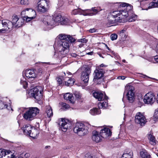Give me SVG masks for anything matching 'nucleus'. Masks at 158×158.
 <instances>
[{
    "label": "nucleus",
    "mask_w": 158,
    "mask_h": 158,
    "mask_svg": "<svg viewBox=\"0 0 158 158\" xmlns=\"http://www.w3.org/2000/svg\"><path fill=\"white\" fill-rule=\"evenodd\" d=\"M65 74L66 75V76H64V78L66 79V78H69V76L71 75V73L69 72H67L66 73H65Z\"/></svg>",
    "instance_id": "nucleus-55"
},
{
    "label": "nucleus",
    "mask_w": 158,
    "mask_h": 158,
    "mask_svg": "<svg viewBox=\"0 0 158 158\" xmlns=\"http://www.w3.org/2000/svg\"><path fill=\"white\" fill-rule=\"evenodd\" d=\"M2 27L8 30L11 29L13 27L12 23L8 20H3L2 21Z\"/></svg>",
    "instance_id": "nucleus-19"
},
{
    "label": "nucleus",
    "mask_w": 158,
    "mask_h": 158,
    "mask_svg": "<svg viewBox=\"0 0 158 158\" xmlns=\"http://www.w3.org/2000/svg\"><path fill=\"white\" fill-rule=\"evenodd\" d=\"M25 80V79H24L23 77V79H21L20 84L23 85V87L24 89H26L28 85V83Z\"/></svg>",
    "instance_id": "nucleus-40"
},
{
    "label": "nucleus",
    "mask_w": 158,
    "mask_h": 158,
    "mask_svg": "<svg viewBox=\"0 0 158 158\" xmlns=\"http://www.w3.org/2000/svg\"><path fill=\"white\" fill-rule=\"evenodd\" d=\"M60 128L64 132H66L67 129H70L71 127V124L69 121L67 119L61 118L60 122Z\"/></svg>",
    "instance_id": "nucleus-11"
},
{
    "label": "nucleus",
    "mask_w": 158,
    "mask_h": 158,
    "mask_svg": "<svg viewBox=\"0 0 158 158\" xmlns=\"http://www.w3.org/2000/svg\"><path fill=\"white\" fill-rule=\"evenodd\" d=\"M154 2L150 3L149 6L152 7H158V0H153Z\"/></svg>",
    "instance_id": "nucleus-39"
},
{
    "label": "nucleus",
    "mask_w": 158,
    "mask_h": 158,
    "mask_svg": "<svg viewBox=\"0 0 158 158\" xmlns=\"http://www.w3.org/2000/svg\"><path fill=\"white\" fill-rule=\"evenodd\" d=\"M43 73V70L41 68H39L38 69L37 71H36V73L37 75H41Z\"/></svg>",
    "instance_id": "nucleus-51"
},
{
    "label": "nucleus",
    "mask_w": 158,
    "mask_h": 158,
    "mask_svg": "<svg viewBox=\"0 0 158 158\" xmlns=\"http://www.w3.org/2000/svg\"><path fill=\"white\" fill-rule=\"evenodd\" d=\"M38 134V131L37 130L34 128H33L32 129L31 132V134L28 135L32 138H35Z\"/></svg>",
    "instance_id": "nucleus-31"
},
{
    "label": "nucleus",
    "mask_w": 158,
    "mask_h": 158,
    "mask_svg": "<svg viewBox=\"0 0 158 158\" xmlns=\"http://www.w3.org/2000/svg\"><path fill=\"white\" fill-rule=\"evenodd\" d=\"M71 13L72 15H73L79 14L82 15L84 16H85V15H86L85 13V10H82L79 8L73 10Z\"/></svg>",
    "instance_id": "nucleus-24"
},
{
    "label": "nucleus",
    "mask_w": 158,
    "mask_h": 158,
    "mask_svg": "<svg viewBox=\"0 0 158 158\" xmlns=\"http://www.w3.org/2000/svg\"><path fill=\"white\" fill-rule=\"evenodd\" d=\"M118 36L116 34H112L110 35V38L112 40H116Z\"/></svg>",
    "instance_id": "nucleus-49"
},
{
    "label": "nucleus",
    "mask_w": 158,
    "mask_h": 158,
    "mask_svg": "<svg viewBox=\"0 0 158 158\" xmlns=\"http://www.w3.org/2000/svg\"><path fill=\"white\" fill-rule=\"evenodd\" d=\"M106 46V48L108 49V50L109 51H110L114 55V56H115V55H116V54H115V53L113 51H111L110 49V48H109V47H108L107 46V45H105Z\"/></svg>",
    "instance_id": "nucleus-59"
},
{
    "label": "nucleus",
    "mask_w": 158,
    "mask_h": 158,
    "mask_svg": "<svg viewBox=\"0 0 158 158\" xmlns=\"http://www.w3.org/2000/svg\"><path fill=\"white\" fill-rule=\"evenodd\" d=\"M126 96L128 100L130 103H132L134 102L135 99L134 92H130L127 93Z\"/></svg>",
    "instance_id": "nucleus-26"
},
{
    "label": "nucleus",
    "mask_w": 158,
    "mask_h": 158,
    "mask_svg": "<svg viewBox=\"0 0 158 158\" xmlns=\"http://www.w3.org/2000/svg\"><path fill=\"white\" fill-rule=\"evenodd\" d=\"M154 116L156 119H158V109L155 110Z\"/></svg>",
    "instance_id": "nucleus-53"
},
{
    "label": "nucleus",
    "mask_w": 158,
    "mask_h": 158,
    "mask_svg": "<svg viewBox=\"0 0 158 158\" xmlns=\"http://www.w3.org/2000/svg\"><path fill=\"white\" fill-rule=\"evenodd\" d=\"M100 11V10L98 9L95 7L92 8L91 10H85L86 14L85 16H92L95 15Z\"/></svg>",
    "instance_id": "nucleus-20"
},
{
    "label": "nucleus",
    "mask_w": 158,
    "mask_h": 158,
    "mask_svg": "<svg viewBox=\"0 0 158 158\" xmlns=\"http://www.w3.org/2000/svg\"><path fill=\"white\" fill-rule=\"evenodd\" d=\"M48 5L46 0H40L38 3L37 11L42 13L46 12L47 10L46 7Z\"/></svg>",
    "instance_id": "nucleus-12"
},
{
    "label": "nucleus",
    "mask_w": 158,
    "mask_h": 158,
    "mask_svg": "<svg viewBox=\"0 0 158 158\" xmlns=\"http://www.w3.org/2000/svg\"><path fill=\"white\" fill-rule=\"evenodd\" d=\"M58 37L60 40H62V41H66L68 38V35L61 34L58 35Z\"/></svg>",
    "instance_id": "nucleus-37"
},
{
    "label": "nucleus",
    "mask_w": 158,
    "mask_h": 158,
    "mask_svg": "<svg viewBox=\"0 0 158 158\" xmlns=\"http://www.w3.org/2000/svg\"><path fill=\"white\" fill-rule=\"evenodd\" d=\"M69 108V105L66 104L65 103H63L62 104V107L61 109L63 110H66L68 108Z\"/></svg>",
    "instance_id": "nucleus-45"
},
{
    "label": "nucleus",
    "mask_w": 158,
    "mask_h": 158,
    "mask_svg": "<svg viewBox=\"0 0 158 158\" xmlns=\"http://www.w3.org/2000/svg\"><path fill=\"white\" fill-rule=\"evenodd\" d=\"M20 3L22 5H28L29 3V2L28 0H21Z\"/></svg>",
    "instance_id": "nucleus-47"
},
{
    "label": "nucleus",
    "mask_w": 158,
    "mask_h": 158,
    "mask_svg": "<svg viewBox=\"0 0 158 158\" xmlns=\"http://www.w3.org/2000/svg\"><path fill=\"white\" fill-rule=\"evenodd\" d=\"M100 133L103 138H106L111 135V132L109 129L105 127L101 130Z\"/></svg>",
    "instance_id": "nucleus-18"
},
{
    "label": "nucleus",
    "mask_w": 158,
    "mask_h": 158,
    "mask_svg": "<svg viewBox=\"0 0 158 158\" xmlns=\"http://www.w3.org/2000/svg\"><path fill=\"white\" fill-rule=\"evenodd\" d=\"M33 127H31L29 124L25 125L23 127V132L25 135H29L31 134L32 129Z\"/></svg>",
    "instance_id": "nucleus-22"
},
{
    "label": "nucleus",
    "mask_w": 158,
    "mask_h": 158,
    "mask_svg": "<svg viewBox=\"0 0 158 158\" xmlns=\"http://www.w3.org/2000/svg\"><path fill=\"white\" fill-rule=\"evenodd\" d=\"M45 156L44 155H39L38 157V158H45Z\"/></svg>",
    "instance_id": "nucleus-62"
},
{
    "label": "nucleus",
    "mask_w": 158,
    "mask_h": 158,
    "mask_svg": "<svg viewBox=\"0 0 158 158\" xmlns=\"http://www.w3.org/2000/svg\"><path fill=\"white\" fill-rule=\"evenodd\" d=\"M122 156L126 158H133V152L131 150L127 151L123 153Z\"/></svg>",
    "instance_id": "nucleus-28"
},
{
    "label": "nucleus",
    "mask_w": 158,
    "mask_h": 158,
    "mask_svg": "<svg viewBox=\"0 0 158 158\" xmlns=\"http://www.w3.org/2000/svg\"><path fill=\"white\" fill-rule=\"evenodd\" d=\"M41 88L40 86L36 87L32 89V93L31 95L33 97H34L37 100H41L43 97L42 94L41 92Z\"/></svg>",
    "instance_id": "nucleus-9"
},
{
    "label": "nucleus",
    "mask_w": 158,
    "mask_h": 158,
    "mask_svg": "<svg viewBox=\"0 0 158 158\" xmlns=\"http://www.w3.org/2000/svg\"><path fill=\"white\" fill-rule=\"evenodd\" d=\"M90 114L92 115H95L99 114L101 113V111L100 109L97 108H93L91 109L89 111Z\"/></svg>",
    "instance_id": "nucleus-30"
},
{
    "label": "nucleus",
    "mask_w": 158,
    "mask_h": 158,
    "mask_svg": "<svg viewBox=\"0 0 158 158\" xmlns=\"http://www.w3.org/2000/svg\"><path fill=\"white\" fill-rule=\"evenodd\" d=\"M13 27L15 26L18 27H21L24 24V20L22 18H19L17 15L13 16L12 17Z\"/></svg>",
    "instance_id": "nucleus-13"
},
{
    "label": "nucleus",
    "mask_w": 158,
    "mask_h": 158,
    "mask_svg": "<svg viewBox=\"0 0 158 158\" xmlns=\"http://www.w3.org/2000/svg\"><path fill=\"white\" fill-rule=\"evenodd\" d=\"M70 43L68 41H61L58 46V57L59 58L65 56L69 51Z\"/></svg>",
    "instance_id": "nucleus-2"
},
{
    "label": "nucleus",
    "mask_w": 158,
    "mask_h": 158,
    "mask_svg": "<svg viewBox=\"0 0 158 158\" xmlns=\"http://www.w3.org/2000/svg\"><path fill=\"white\" fill-rule=\"evenodd\" d=\"M8 30L6 29V28H4L0 29V33H5L6 31Z\"/></svg>",
    "instance_id": "nucleus-57"
},
{
    "label": "nucleus",
    "mask_w": 158,
    "mask_h": 158,
    "mask_svg": "<svg viewBox=\"0 0 158 158\" xmlns=\"http://www.w3.org/2000/svg\"><path fill=\"white\" fill-rule=\"evenodd\" d=\"M118 79H121L122 80H124L125 78V77L124 76H120L118 77Z\"/></svg>",
    "instance_id": "nucleus-64"
},
{
    "label": "nucleus",
    "mask_w": 158,
    "mask_h": 158,
    "mask_svg": "<svg viewBox=\"0 0 158 158\" xmlns=\"http://www.w3.org/2000/svg\"><path fill=\"white\" fill-rule=\"evenodd\" d=\"M105 101L103 102H99L98 104V106L99 109L103 108V109L106 108L107 106V103L106 101L107 100H105Z\"/></svg>",
    "instance_id": "nucleus-35"
},
{
    "label": "nucleus",
    "mask_w": 158,
    "mask_h": 158,
    "mask_svg": "<svg viewBox=\"0 0 158 158\" xmlns=\"http://www.w3.org/2000/svg\"><path fill=\"white\" fill-rule=\"evenodd\" d=\"M118 12L114 11L110 13L107 17L108 22L107 25L108 26H110V24L118 23H122L120 17L118 16Z\"/></svg>",
    "instance_id": "nucleus-5"
},
{
    "label": "nucleus",
    "mask_w": 158,
    "mask_h": 158,
    "mask_svg": "<svg viewBox=\"0 0 158 158\" xmlns=\"http://www.w3.org/2000/svg\"><path fill=\"white\" fill-rule=\"evenodd\" d=\"M140 6L143 10H147L148 8H152L149 6L150 3H148V1L147 0H143L140 2Z\"/></svg>",
    "instance_id": "nucleus-23"
},
{
    "label": "nucleus",
    "mask_w": 158,
    "mask_h": 158,
    "mask_svg": "<svg viewBox=\"0 0 158 158\" xmlns=\"http://www.w3.org/2000/svg\"><path fill=\"white\" fill-rule=\"evenodd\" d=\"M139 158H150V156L145 150H142L139 152Z\"/></svg>",
    "instance_id": "nucleus-27"
},
{
    "label": "nucleus",
    "mask_w": 158,
    "mask_h": 158,
    "mask_svg": "<svg viewBox=\"0 0 158 158\" xmlns=\"http://www.w3.org/2000/svg\"><path fill=\"white\" fill-rule=\"evenodd\" d=\"M93 96L99 101L107 100L108 97L105 93L101 92H95L93 93Z\"/></svg>",
    "instance_id": "nucleus-16"
},
{
    "label": "nucleus",
    "mask_w": 158,
    "mask_h": 158,
    "mask_svg": "<svg viewBox=\"0 0 158 158\" xmlns=\"http://www.w3.org/2000/svg\"><path fill=\"white\" fill-rule=\"evenodd\" d=\"M21 15L22 16L24 17V16H27L26 15H27V13H26V11H25V9L22 11L21 13Z\"/></svg>",
    "instance_id": "nucleus-56"
},
{
    "label": "nucleus",
    "mask_w": 158,
    "mask_h": 158,
    "mask_svg": "<svg viewBox=\"0 0 158 158\" xmlns=\"http://www.w3.org/2000/svg\"><path fill=\"white\" fill-rule=\"evenodd\" d=\"M79 42H81L83 43H86L87 42V40L85 38L80 39L78 40V41Z\"/></svg>",
    "instance_id": "nucleus-54"
},
{
    "label": "nucleus",
    "mask_w": 158,
    "mask_h": 158,
    "mask_svg": "<svg viewBox=\"0 0 158 158\" xmlns=\"http://www.w3.org/2000/svg\"><path fill=\"white\" fill-rule=\"evenodd\" d=\"M7 108V105L4 102L0 101V109Z\"/></svg>",
    "instance_id": "nucleus-43"
},
{
    "label": "nucleus",
    "mask_w": 158,
    "mask_h": 158,
    "mask_svg": "<svg viewBox=\"0 0 158 158\" xmlns=\"http://www.w3.org/2000/svg\"><path fill=\"white\" fill-rule=\"evenodd\" d=\"M30 8H27L26 9H25V11H26V13H27V15L29 16V13H30Z\"/></svg>",
    "instance_id": "nucleus-60"
},
{
    "label": "nucleus",
    "mask_w": 158,
    "mask_h": 158,
    "mask_svg": "<svg viewBox=\"0 0 158 158\" xmlns=\"http://www.w3.org/2000/svg\"><path fill=\"white\" fill-rule=\"evenodd\" d=\"M155 101V95L152 92H150L147 93L144 96L143 102L145 104L152 105Z\"/></svg>",
    "instance_id": "nucleus-6"
},
{
    "label": "nucleus",
    "mask_w": 158,
    "mask_h": 158,
    "mask_svg": "<svg viewBox=\"0 0 158 158\" xmlns=\"http://www.w3.org/2000/svg\"><path fill=\"white\" fill-rule=\"evenodd\" d=\"M64 99L69 100L71 103H73L74 102V97L73 94L70 93H67L65 94L64 95Z\"/></svg>",
    "instance_id": "nucleus-25"
},
{
    "label": "nucleus",
    "mask_w": 158,
    "mask_h": 158,
    "mask_svg": "<svg viewBox=\"0 0 158 158\" xmlns=\"http://www.w3.org/2000/svg\"><path fill=\"white\" fill-rule=\"evenodd\" d=\"M46 113L48 118H51L53 116V113L51 107L50 106H46Z\"/></svg>",
    "instance_id": "nucleus-29"
},
{
    "label": "nucleus",
    "mask_w": 158,
    "mask_h": 158,
    "mask_svg": "<svg viewBox=\"0 0 158 158\" xmlns=\"http://www.w3.org/2000/svg\"><path fill=\"white\" fill-rule=\"evenodd\" d=\"M31 17H32L31 16H24V18H26V20L27 22H29L35 18H32Z\"/></svg>",
    "instance_id": "nucleus-50"
},
{
    "label": "nucleus",
    "mask_w": 158,
    "mask_h": 158,
    "mask_svg": "<svg viewBox=\"0 0 158 158\" xmlns=\"http://www.w3.org/2000/svg\"><path fill=\"white\" fill-rule=\"evenodd\" d=\"M74 82L73 81H72L71 80L69 79L68 82H65V85L67 86H69L71 85Z\"/></svg>",
    "instance_id": "nucleus-46"
},
{
    "label": "nucleus",
    "mask_w": 158,
    "mask_h": 158,
    "mask_svg": "<svg viewBox=\"0 0 158 158\" xmlns=\"http://www.w3.org/2000/svg\"><path fill=\"white\" fill-rule=\"evenodd\" d=\"M119 35L121 37V39L122 40H124L126 38V35L125 34L119 33Z\"/></svg>",
    "instance_id": "nucleus-52"
},
{
    "label": "nucleus",
    "mask_w": 158,
    "mask_h": 158,
    "mask_svg": "<svg viewBox=\"0 0 158 158\" xmlns=\"http://www.w3.org/2000/svg\"><path fill=\"white\" fill-rule=\"evenodd\" d=\"M96 30L94 28L91 29L89 30V31L90 33H92L96 32Z\"/></svg>",
    "instance_id": "nucleus-58"
},
{
    "label": "nucleus",
    "mask_w": 158,
    "mask_h": 158,
    "mask_svg": "<svg viewBox=\"0 0 158 158\" xmlns=\"http://www.w3.org/2000/svg\"><path fill=\"white\" fill-rule=\"evenodd\" d=\"M105 72L104 70L99 67L96 68L94 73V81H95L96 80L102 79Z\"/></svg>",
    "instance_id": "nucleus-10"
},
{
    "label": "nucleus",
    "mask_w": 158,
    "mask_h": 158,
    "mask_svg": "<svg viewBox=\"0 0 158 158\" xmlns=\"http://www.w3.org/2000/svg\"><path fill=\"white\" fill-rule=\"evenodd\" d=\"M134 87L130 84H127L125 87V92L128 93L130 92H134Z\"/></svg>",
    "instance_id": "nucleus-32"
},
{
    "label": "nucleus",
    "mask_w": 158,
    "mask_h": 158,
    "mask_svg": "<svg viewBox=\"0 0 158 158\" xmlns=\"http://www.w3.org/2000/svg\"><path fill=\"white\" fill-rule=\"evenodd\" d=\"M154 60L156 63H158V56H156L154 57Z\"/></svg>",
    "instance_id": "nucleus-61"
},
{
    "label": "nucleus",
    "mask_w": 158,
    "mask_h": 158,
    "mask_svg": "<svg viewBox=\"0 0 158 158\" xmlns=\"http://www.w3.org/2000/svg\"><path fill=\"white\" fill-rule=\"evenodd\" d=\"M62 17L60 15H58L56 16L53 20L55 21V24L56 23H61V20L62 19Z\"/></svg>",
    "instance_id": "nucleus-38"
},
{
    "label": "nucleus",
    "mask_w": 158,
    "mask_h": 158,
    "mask_svg": "<svg viewBox=\"0 0 158 158\" xmlns=\"http://www.w3.org/2000/svg\"><path fill=\"white\" fill-rule=\"evenodd\" d=\"M60 24L62 25L67 24L69 22V20L67 18L65 17H62Z\"/></svg>",
    "instance_id": "nucleus-44"
},
{
    "label": "nucleus",
    "mask_w": 158,
    "mask_h": 158,
    "mask_svg": "<svg viewBox=\"0 0 158 158\" xmlns=\"http://www.w3.org/2000/svg\"><path fill=\"white\" fill-rule=\"evenodd\" d=\"M64 76H66L65 73H63L59 77L57 78V81L59 85L62 84L63 80H65L66 79L64 77Z\"/></svg>",
    "instance_id": "nucleus-34"
},
{
    "label": "nucleus",
    "mask_w": 158,
    "mask_h": 158,
    "mask_svg": "<svg viewBox=\"0 0 158 158\" xmlns=\"http://www.w3.org/2000/svg\"><path fill=\"white\" fill-rule=\"evenodd\" d=\"M95 156L91 155L89 153H87L86 154L84 158H95Z\"/></svg>",
    "instance_id": "nucleus-48"
},
{
    "label": "nucleus",
    "mask_w": 158,
    "mask_h": 158,
    "mask_svg": "<svg viewBox=\"0 0 158 158\" xmlns=\"http://www.w3.org/2000/svg\"><path fill=\"white\" fill-rule=\"evenodd\" d=\"M148 138L149 139L150 143L151 145H156V140L154 136L151 134H150L148 135Z\"/></svg>",
    "instance_id": "nucleus-33"
},
{
    "label": "nucleus",
    "mask_w": 158,
    "mask_h": 158,
    "mask_svg": "<svg viewBox=\"0 0 158 158\" xmlns=\"http://www.w3.org/2000/svg\"><path fill=\"white\" fill-rule=\"evenodd\" d=\"M91 70L88 67L85 68L84 70L81 72V79L86 85L89 80V76L91 73Z\"/></svg>",
    "instance_id": "nucleus-7"
},
{
    "label": "nucleus",
    "mask_w": 158,
    "mask_h": 158,
    "mask_svg": "<svg viewBox=\"0 0 158 158\" xmlns=\"http://www.w3.org/2000/svg\"><path fill=\"white\" fill-rule=\"evenodd\" d=\"M127 18V19L126 18L127 20H128L129 22H132L135 21L137 18V16L135 15H133L131 16H130L129 14Z\"/></svg>",
    "instance_id": "nucleus-36"
},
{
    "label": "nucleus",
    "mask_w": 158,
    "mask_h": 158,
    "mask_svg": "<svg viewBox=\"0 0 158 158\" xmlns=\"http://www.w3.org/2000/svg\"><path fill=\"white\" fill-rule=\"evenodd\" d=\"M30 13L29 14V16L32 17V18H35L36 16V12L35 10L31 8L30 9Z\"/></svg>",
    "instance_id": "nucleus-41"
},
{
    "label": "nucleus",
    "mask_w": 158,
    "mask_h": 158,
    "mask_svg": "<svg viewBox=\"0 0 158 158\" xmlns=\"http://www.w3.org/2000/svg\"><path fill=\"white\" fill-rule=\"evenodd\" d=\"M92 139L94 141L97 143L101 141L103 138L100 133L99 134L98 132L94 131L92 132Z\"/></svg>",
    "instance_id": "nucleus-17"
},
{
    "label": "nucleus",
    "mask_w": 158,
    "mask_h": 158,
    "mask_svg": "<svg viewBox=\"0 0 158 158\" xmlns=\"http://www.w3.org/2000/svg\"><path fill=\"white\" fill-rule=\"evenodd\" d=\"M135 122L140 126H144L147 122V120L144 115L141 113H137L135 116Z\"/></svg>",
    "instance_id": "nucleus-8"
},
{
    "label": "nucleus",
    "mask_w": 158,
    "mask_h": 158,
    "mask_svg": "<svg viewBox=\"0 0 158 158\" xmlns=\"http://www.w3.org/2000/svg\"><path fill=\"white\" fill-rule=\"evenodd\" d=\"M43 23L45 25H52L55 24V21L52 17L47 16L44 19Z\"/></svg>",
    "instance_id": "nucleus-21"
},
{
    "label": "nucleus",
    "mask_w": 158,
    "mask_h": 158,
    "mask_svg": "<svg viewBox=\"0 0 158 158\" xmlns=\"http://www.w3.org/2000/svg\"><path fill=\"white\" fill-rule=\"evenodd\" d=\"M0 158H16L10 151L0 149Z\"/></svg>",
    "instance_id": "nucleus-15"
},
{
    "label": "nucleus",
    "mask_w": 158,
    "mask_h": 158,
    "mask_svg": "<svg viewBox=\"0 0 158 158\" xmlns=\"http://www.w3.org/2000/svg\"><path fill=\"white\" fill-rule=\"evenodd\" d=\"M75 40V39L73 37L70 35H68V38H67V40L68 41L69 43H70V45L72 42H74Z\"/></svg>",
    "instance_id": "nucleus-42"
},
{
    "label": "nucleus",
    "mask_w": 158,
    "mask_h": 158,
    "mask_svg": "<svg viewBox=\"0 0 158 158\" xmlns=\"http://www.w3.org/2000/svg\"><path fill=\"white\" fill-rule=\"evenodd\" d=\"M30 156V154L29 153H26L24 155V156L26 157H28Z\"/></svg>",
    "instance_id": "nucleus-63"
},
{
    "label": "nucleus",
    "mask_w": 158,
    "mask_h": 158,
    "mask_svg": "<svg viewBox=\"0 0 158 158\" xmlns=\"http://www.w3.org/2000/svg\"><path fill=\"white\" fill-rule=\"evenodd\" d=\"M23 77L25 75L28 78L34 79L37 76L36 70L34 69L26 70L23 72Z\"/></svg>",
    "instance_id": "nucleus-14"
},
{
    "label": "nucleus",
    "mask_w": 158,
    "mask_h": 158,
    "mask_svg": "<svg viewBox=\"0 0 158 158\" xmlns=\"http://www.w3.org/2000/svg\"><path fill=\"white\" fill-rule=\"evenodd\" d=\"M39 112V110L37 107H30L25 111L23 117L26 120L31 121L35 118Z\"/></svg>",
    "instance_id": "nucleus-3"
},
{
    "label": "nucleus",
    "mask_w": 158,
    "mask_h": 158,
    "mask_svg": "<svg viewBox=\"0 0 158 158\" xmlns=\"http://www.w3.org/2000/svg\"><path fill=\"white\" fill-rule=\"evenodd\" d=\"M120 6L122 8L120 10L116 11L119 12L118 16L120 18L122 23H124L127 21L126 18L128 16L129 14L131 13L133 8L132 6L126 3H122L120 4Z\"/></svg>",
    "instance_id": "nucleus-1"
},
{
    "label": "nucleus",
    "mask_w": 158,
    "mask_h": 158,
    "mask_svg": "<svg viewBox=\"0 0 158 158\" xmlns=\"http://www.w3.org/2000/svg\"><path fill=\"white\" fill-rule=\"evenodd\" d=\"M73 130L74 133L80 136L84 135L88 132L87 127L81 122L76 123Z\"/></svg>",
    "instance_id": "nucleus-4"
}]
</instances>
